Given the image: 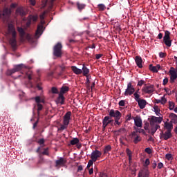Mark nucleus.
I'll list each match as a JSON object with an SVG mask.
<instances>
[{"label":"nucleus","instance_id":"22","mask_svg":"<svg viewBox=\"0 0 177 177\" xmlns=\"http://www.w3.org/2000/svg\"><path fill=\"white\" fill-rule=\"evenodd\" d=\"M66 100V97H64V95L62 94H59L58 97L56 100V103L57 104H61L63 105L64 104V101Z\"/></svg>","mask_w":177,"mask_h":177},{"label":"nucleus","instance_id":"44","mask_svg":"<svg viewBox=\"0 0 177 177\" xmlns=\"http://www.w3.org/2000/svg\"><path fill=\"white\" fill-rule=\"evenodd\" d=\"M24 65L23 64H19L15 66V70L17 71H20L23 70Z\"/></svg>","mask_w":177,"mask_h":177},{"label":"nucleus","instance_id":"31","mask_svg":"<svg viewBox=\"0 0 177 177\" xmlns=\"http://www.w3.org/2000/svg\"><path fill=\"white\" fill-rule=\"evenodd\" d=\"M82 71V74H83L84 77H87L88 75H89V69H88V68L85 66V64H83Z\"/></svg>","mask_w":177,"mask_h":177},{"label":"nucleus","instance_id":"39","mask_svg":"<svg viewBox=\"0 0 177 177\" xmlns=\"http://www.w3.org/2000/svg\"><path fill=\"white\" fill-rule=\"evenodd\" d=\"M15 73H17L16 68H14L11 70H8L7 72L8 75H12V74H15Z\"/></svg>","mask_w":177,"mask_h":177},{"label":"nucleus","instance_id":"32","mask_svg":"<svg viewBox=\"0 0 177 177\" xmlns=\"http://www.w3.org/2000/svg\"><path fill=\"white\" fill-rule=\"evenodd\" d=\"M17 31L19 33L21 38H24V35H26V32L24 31V29H23V28L18 27Z\"/></svg>","mask_w":177,"mask_h":177},{"label":"nucleus","instance_id":"23","mask_svg":"<svg viewBox=\"0 0 177 177\" xmlns=\"http://www.w3.org/2000/svg\"><path fill=\"white\" fill-rule=\"evenodd\" d=\"M144 173L143 171H140L138 173V177H149V175L150 174V172L149 171V169L147 168H144Z\"/></svg>","mask_w":177,"mask_h":177},{"label":"nucleus","instance_id":"4","mask_svg":"<svg viewBox=\"0 0 177 177\" xmlns=\"http://www.w3.org/2000/svg\"><path fill=\"white\" fill-rule=\"evenodd\" d=\"M62 48H63V46H62V44L57 43L53 47V56H55V57H58V58L62 57V56H63V52L62 51Z\"/></svg>","mask_w":177,"mask_h":177},{"label":"nucleus","instance_id":"41","mask_svg":"<svg viewBox=\"0 0 177 177\" xmlns=\"http://www.w3.org/2000/svg\"><path fill=\"white\" fill-rule=\"evenodd\" d=\"M37 115L39 116V111H41L42 109H44V106H42V104H37Z\"/></svg>","mask_w":177,"mask_h":177},{"label":"nucleus","instance_id":"62","mask_svg":"<svg viewBox=\"0 0 177 177\" xmlns=\"http://www.w3.org/2000/svg\"><path fill=\"white\" fill-rule=\"evenodd\" d=\"M165 157L167 160H171L172 158V154L167 153Z\"/></svg>","mask_w":177,"mask_h":177},{"label":"nucleus","instance_id":"17","mask_svg":"<svg viewBox=\"0 0 177 177\" xmlns=\"http://www.w3.org/2000/svg\"><path fill=\"white\" fill-rule=\"evenodd\" d=\"M160 139L162 138L165 140H168V139H171L172 138V133L170 131H166L165 133L162 131L160 133Z\"/></svg>","mask_w":177,"mask_h":177},{"label":"nucleus","instance_id":"26","mask_svg":"<svg viewBox=\"0 0 177 177\" xmlns=\"http://www.w3.org/2000/svg\"><path fill=\"white\" fill-rule=\"evenodd\" d=\"M71 70L72 71H73V73L75 74H76L77 75H80V74H82V70L78 68L77 66H71Z\"/></svg>","mask_w":177,"mask_h":177},{"label":"nucleus","instance_id":"6","mask_svg":"<svg viewBox=\"0 0 177 177\" xmlns=\"http://www.w3.org/2000/svg\"><path fill=\"white\" fill-rule=\"evenodd\" d=\"M163 42L166 46L171 48L172 45V40L171 39V32L168 30L165 31V35L163 37Z\"/></svg>","mask_w":177,"mask_h":177},{"label":"nucleus","instance_id":"43","mask_svg":"<svg viewBox=\"0 0 177 177\" xmlns=\"http://www.w3.org/2000/svg\"><path fill=\"white\" fill-rule=\"evenodd\" d=\"M133 132H136V133H142V135H146V131H145L144 129H137L136 130V131H133Z\"/></svg>","mask_w":177,"mask_h":177},{"label":"nucleus","instance_id":"25","mask_svg":"<svg viewBox=\"0 0 177 177\" xmlns=\"http://www.w3.org/2000/svg\"><path fill=\"white\" fill-rule=\"evenodd\" d=\"M15 13L17 16H21L22 17L23 16H26V11H24L23 8H17Z\"/></svg>","mask_w":177,"mask_h":177},{"label":"nucleus","instance_id":"51","mask_svg":"<svg viewBox=\"0 0 177 177\" xmlns=\"http://www.w3.org/2000/svg\"><path fill=\"white\" fill-rule=\"evenodd\" d=\"M98 8L99 10H104V9H106V6H104V4H99Z\"/></svg>","mask_w":177,"mask_h":177},{"label":"nucleus","instance_id":"57","mask_svg":"<svg viewBox=\"0 0 177 177\" xmlns=\"http://www.w3.org/2000/svg\"><path fill=\"white\" fill-rule=\"evenodd\" d=\"M86 85H87V86H89V84H91V81L89 80V75L86 76Z\"/></svg>","mask_w":177,"mask_h":177},{"label":"nucleus","instance_id":"21","mask_svg":"<svg viewBox=\"0 0 177 177\" xmlns=\"http://www.w3.org/2000/svg\"><path fill=\"white\" fill-rule=\"evenodd\" d=\"M135 62L136 63L137 66H138V68H143V65L142 64V63H143V59H142V57L136 56Z\"/></svg>","mask_w":177,"mask_h":177},{"label":"nucleus","instance_id":"34","mask_svg":"<svg viewBox=\"0 0 177 177\" xmlns=\"http://www.w3.org/2000/svg\"><path fill=\"white\" fill-rule=\"evenodd\" d=\"M59 68H61V71L58 73V76L62 77V75H63V73L66 71V66L59 65Z\"/></svg>","mask_w":177,"mask_h":177},{"label":"nucleus","instance_id":"19","mask_svg":"<svg viewBox=\"0 0 177 177\" xmlns=\"http://www.w3.org/2000/svg\"><path fill=\"white\" fill-rule=\"evenodd\" d=\"M66 162H67V160L64 159V158H59V160L55 161V166L64 167V165H66Z\"/></svg>","mask_w":177,"mask_h":177},{"label":"nucleus","instance_id":"11","mask_svg":"<svg viewBox=\"0 0 177 177\" xmlns=\"http://www.w3.org/2000/svg\"><path fill=\"white\" fill-rule=\"evenodd\" d=\"M100 157H102V152L99 150L95 149L91 153V158L93 160V162H96Z\"/></svg>","mask_w":177,"mask_h":177},{"label":"nucleus","instance_id":"60","mask_svg":"<svg viewBox=\"0 0 177 177\" xmlns=\"http://www.w3.org/2000/svg\"><path fill=\"white\" fill-rule=\"evenodd\" d=\"M168 84V77H165L164 80H163V83H162V85L165 86Z\"/></svg>","mask_w":177,"mask_h":177},{"label":"nucleus","instance_id":"38","mask_svg":"<svg viewBox=\"0 0 177 177\" xmlns=\"http://www.w3.org/2000/svg\"><path fill=\"white\" fill-rule=\"evenodd\" d=\"M169 110H174L175 109V102L169 101Z\"/></svg>","mask_w":177,"mask_h":177},{"label":"nucleus","instance_id":"24","mask_svg":"<svg viewBox=\"0 0 177 177\" xmlns=\"http://www.w3.org/2000/svg\"><path fill=\"white\" fill-rule=\"evenodd\" d=\"M161 68V65L157 64L156 66H153V64L149 65V70L152 73H158V70Z\"/></svg>","mask_w":177,"mask_h":177},{"label":"nucleus","instance_id":"56","mask_svg":"<svg viewBox=\"0 0 177 177\" xmlns=\"http://www.w3.org/2000/svg\"><path fill=\"white\" fill-rule=\"evenodd\" d=\"M167 56V54L165 53L160 52L159 53V57H161V59Z\"/></svg>","mask_w":177,"mask_h":177},{"label":"nucleus","instance_id":"42","mask_svg":"<svg viewBox=\"0 0 177 177\" xmlns=\"http://www.w3.org/2000/svg\"><path fill=\"white\" fill-rule=\"evenodd\" d=\"M43 156H49V148H44V151L41 152Z\"/></svg>","mask_w":177,"mask_h":177},{"label":"nucleus","instance_id":"1","mask_svg":"<svg viewBox=\"0 0 177 177\" xmlns=\"http://www.w3.org/2000/svg\"><path fill=\"white\" fill-rule=\"evenodd\" d=\"M8 34H11L12 37L10 39V45H11V48L12 50H16L17 49V40L16 39V37L17 35V32H16V29L15 28V26L12 24H9L8 26Z\"/></svg>","mask_w":177,"mask_h":177},{"label":"nucleus","instance_id":"10","mask_svg":"<svg viewBox=\"0 0 177 177\" xmlns=\"http://www.w3.org/2000/svg\"><path fill=\"white\" fill-rule=\"evenodd\" d=\"M44 24H45V21H41V24L37 26V29L35 32V38H39L41 35H42V32H44Z\"/></svg>","mask_w":177,"mask_h":177},{"label":"nucleus","instance_id":"50","mask_svg":"<svg viewBox=\"0 0 177 177\" xmlns=\"http://www.w3.org/2000/svg\"><path fill=\"white\" fill-rule=\"evenodd\" d=\"M149 127H150V123L146 122L144 125V129H145V131H149Z\"/></svg>","mask_w":177,"mask_h":177},{"label":"nucleus","instance_id":"47","mask_svg":"<svg viewBox=\"0 0 177 177\" xmlns=\"http://www.w3.org/2000/svg\"><path fill=\"white\" fill-rule=\"evenodd\" d=\"M121 119V118H118L116 119H115V123L114 125H121V122H120V120Z\"/></svg>","mask_w":177,"mask_h":177},{"label":"nucleus","instance_id":"33","mask_svg":"<svg viewBox=\"0 0 177 177\" xmlns=\"http://www.w3.org/2000/svg\"><path fill=\"white\" fill-rule=\"evenodd\" d=\"M78 143H80V139H78V138H74L70 141V144L72 146H75V145H78Z\"/></svg>","mask_w":177,"mask_h":177},{"label":"nucleus","instance_id":"2","mask_svg":"<svg viewBox=\"0 0 177 177\" xmlns=\"http://www.w3.org/2000/svg\"><path fill=\"white\" fill-rule=\"evenodd\" d=\"M71 120V111H68L64 115L63 124H61L60 127L58 128V131H64V129H67V127H68V124H70V120Z\"/></svg>","mask_w":177,"mask_h":177},{"label":"nucleus","instance_id":"18","mask_svg":"<svg viewBox=\"0 0 177 177\" xmlns=\"http://www.w3.org/2000/svg\"><path fill=\"white\" fill-rule=\"evenodd\" d=\"M37 19H38V17L37 16L30 15L28 17V21L26 22V26L30 27L31 26V24L32 23V21L34 23H35V21H37Z\"/></svg>","mask_w":177,"mask_h":177},{"label":"nucleus","instance_id":"28","mask_svg":"<svg viewBox=\"0 0 177 177\" xmlns=\"http://www.w3.org/2000/svg\"><path fill=\"white\" fill-rule=\"evenodd\" d=\"M169 118L171 119V121L170 122H171V124H177V115L174 113H171L169 114Z\"/></svg>","mask_w":177,"mask_h":177},{"label":"nucleus","instance_id":"37","mask_svg":"<svg viewBox=\"0 0 177 177\" xmlns=\"http://www.w3.org/2000/svg\"><path fill=\"white\" fill-rule=\"evenodd\" d=\"M77 9L79 10H82V9H85L86 5L84 3H80V2L77 3Z\"/></svg>","mask_w":177,"mask_h":177},{"label":"nucleus","instance_id":"63","mask_svg":"<svg viewBox=\"0 0 177 177\" xmlns=\"http://www.w3.org/2000/svg\"><path fill=\"white\" fill-rule=\"evenodd\" d=\"M103 56V54H97L95 55V59H97V60H99V59H100V57H102Z\"/></svg>","mask_w":177,"mask_h":177},{"label":"nucleus","instance_id":"20","mask_svg":"<svg viewBox=\"0 0 177 177\" xmlns=\"http://www.w3.org/2000/svg\"><path fill=\"white\" fill-rule=\"evenodd\" d=\"M133 118L134 120V124L136 127H138V128H142V125L143 124V122H142V118L139 116Z\"/></svg>","mask_w":177,"mask_h":177},{"label":"nucleus","instance_id":"30","mask_svg":"<svg viewBox=\"0 0 177 177\" xmlns=\"http://www.w3.org/2000/svg\"><path fill=\"white\" fill-rule=\"evenodd\" d=\"M35 100L37 104H41V103H43V104H45V100L39 96L35 97Z\"/></svg>","mask_w":177,"mask_h":177},{"label":"nucleus","instance_id":"40","mask_svg":"<svg viewBox=\"0 0 177 177\" xmlns=\"http://www.w3.org/2000/svg\"><path fill=\"white\" fill-rule=\"evenodd\" d=\"M37 143H38V145H40V146H41V147H44V146H45V139H44V138L39 139L37 141Z\"/></svg>","mask_w":177,"mask_h":177},{"label":"nucleus","instance_id":"54","mask_svg":"<svg viewBox=\"0 0 177 177\" xmlns=\"http://www.w3.org/2000/svg\"><path fill=\"white\" fill-rule=\"evenodd\" d=\"M145 153H147V154H151L152 151H151V149H150L149 147H147L145 149Z\"/></svg>","mask_w":177,"mask_h":177},{"label":"nucleus","instance_id":"46","mask_svg":"<svg viewBox=\"0 0 177 177\" xmlns=\"http://www.w3.org/2000/svg\"><path fill=\"white\" fill-rule=\"evenodd\" d=\"M143 165L144 168H147V167L150 165V160L149 158H147Z\"/></svg>","mask_w":177,"mask_h":177},{"label":"nucleus","instance_id":"55","mask_svg":"<svg viewBox=\"0 0 177 177\" xmlns=\"http://www.w3.org/2000/svg\"><path fill=\"white\" fill-rule=\"evenodd\" d=\"M126 153L128 157H131V156H132V151H131L130 149L128 148L126 149Z\"/></svg>","mask_w":177,"mask_h":177},{"label":"nucleus","instance_id":"15","mask_svg":"<svg viewBox=\"0 0 177 177\" xmlns=\"http://www.w3.org/2000/svg\"><path fill=\"white\" fill-rule=\"evenodd\" d=\"M130 136L131 139H133V142L135 145H138L139 142H142V137H140V135L136 133V132L133 131Z\"/></svg>","mask_w":177,"mask_h":177},{"label":"nucleus","instance_id":"35","mask_svg":"<svg viewBox=\"0 0 177 177\" xmlns=\"http://www.w3.org/2000/svg\"><path fill=\"white\" fill-rule=\"evenodd\" d=\"M38 164H45V159L44 158V156H42V154L39 155V160Z\"/></svg>","mask_w":177,"mask_h":177},{"label":"nucleus","instance_id":"3","mask_svg":"<svg viewBox=\"0 0 177 177\" xmlns=\"http://www.w3.org/2000/svg\"><path fill=\"white\" fill-rule=\"evenodd\" d=\"M12 16V10L8 7L4 8L0 10V19H2L3 21H7L8 19H10Z\"/></svg>","mask_w":177,"mask_h":177},{"label":"nucleus","instance_id":"52","mask_svg":"<svg viewBox=\"0 0 177 177\" xmlns=\"http://www.w3.org/2000/svg\"><path fill=\"white\" fill-rule=\"evenodd\" d=\"M93 165V160L91 159L88 161V165H87V168H91Z\"/></svg>","mask_w":177,"mask_h":177},{"label":"nucleus","instance_id":"8","mask_svg":"<svg viewBox=\"0 0 177 177\" xmlns=\"http://www.w3.org/2000/svg\"><path fill=\"white\" fill-rule=\"evenodd\" d=\"M142 91L144 93H147L148 95H151L154 92V85L145 84Z\"/></svg>","mask_w":177,"mask_h":177},{"label":"nucleus","instance_id":"29","mask_svg":"<svg viewBox=\"0 0 177 177\" xmlns=\"http://www.w3.org/2000/svg\"><path fill=\"white\" fill-rule=\"evenodd\" d=\"M70 91V88L67 86H64L61 88L59 95H64V93H67Z\"/></svg>","mask_w":177,"mask_h":177},{"label":"nucleus","instance_id":"13","mask_svg":"<svg viewBox=\"0 0 177 177\" xmlns=\"http://www.w3.org/2000/svg\"><path fill=\"white\" fill-rule=\"evenodd\" d=\"M113 122H114V120H112L111 118L109 116H105L102 120V128H104V129H106L107 125H109V124L113 125Z\"/></svg>","mask_w":177,"mask_h":177},{"label":"nucleus","instance_id":"14","mask_svg":"<svg viewBox=\"0 0 177 177\" xmlns=\"http://www.w3.org/2000/svg\"><path fill=\"white\" fill-rule=\"evenodd\" d=\"M162 120H163L162 117L151 116L149 124L160 125V124L162 122Z\"/></svg>","mask_w":177,"mask_h":177},{"label":"nucleus","instance_id":"12","mask_svg":"<svg viewBox=\"0 0 177 177\" xmlns=\"http://www.w3.org/2000/svg\"><path fill=\"white\" fill-rule=\"evenodd\" d=\"M135 93V87L132 86V83L129 82L127 84V88L126 89L124 92V96H128V95H133Z\"/></svg>","mask_w":177,"mask_h":177},{"label":"nucleus","instance_id":"48","mask_svg":"<svg viewBox=\"0 0 177 177\" xmlns=\"http://www.w3.org/2000/svg\"><path fill=\"white\" fill-rule=\"evenodd\" d=\"M52 93L57 94L59 93V90L56 87H52L51 88Z\"/></svg>","mask_w":177,"mask_h":177},{"label":"nucleus","instance_id":"64","mask_svg":"<svg viewBox=\"0 0 177 177\" xmlns=\"http://www.w3.org/2000/svg\"><path fill=\"white\" fill-rule=\"evenodd\" d=\"M162 167H164V164H162V162H159L158 165V168L159 169H161V168H162Z\"/></svg>","mask_w":177,"mask_h":177},{"label":"nucleus","instance_id":"59","mask_svg":"<svg viewBox=\"0 0 177 177\" xmlns=\"http://www.w3.org/2000/svg\"><path fill=\"white\" fill-rule=\"evenodd\" d=\"M119 106H121L122 107H124V106H125V101L124 100H120L119 102Z\"/></svg>","mask_w":177,"mask_h":177},{"label":"nucleus","instance_id":"7","mask_svg":"<svg viewBox=\"0 0 177 177\" xmlns=\"http://www.w3.org/2000/svg\"><path fill=\"white\" fill-rule=\"evenodd\" d=\"M170 74V83L174 84L175 80L177 79V65L176 68L174 67H171L169 71Z\"/></svg>","mask_w":177,"mask_h":177},{"label":"nucleus","instance_id":"9","mask_svg":"<svg viewBox=\"0 0 177 177\" xmlns=\"http://www.w3.org/2000/svg\"><path fill=\"white\" fill-rule=\"evenodd\" d=\"M122 115L121 112L118 110L111 109L109 111V117L110 118H115V120L117 118H121Z\"/></svg>","mask_w":177,"mask_h":177},{"label":"nucleus","instance_id":"53","mask_svg":"<svg viewBox=\"0 0 177 177\" xmlns=\"http://www.w3.org/2000/svg\"><path fill=\"white\" fill-rule=\"evenodd\" d=\"M118 132H119L120 133H125V132H127V130L125 129V128H120L119 130H118Z\"/></svg>","mask_w":177,"mask_h":177},{"label":"nucleus","instance_id":"58","mask_svg":"<svg viewBox=\"0 0 177 177\" xmlns=\"http://www.w3.org/2000/svg\"><path fill=\"white\" fill-rule=\"evenodd\" d=\"M26 39H28V41H31V39H32V37H31V35H30V34H26Z\"/></svg>","mask_w":177,"mask_h":177},{"label":"nucleus","instance_id":"45","mask_svg":"<svg viewBox=\"0 0 177 177\" xmlns=\"http://www.w3.org/2000/svg\"><path fill=\"white\" fill-rule=\"evenodd\" d=\"M153 110L155 111V113L156 114V115H160V114H161L160 113V109H158V106H155L153 107Z\"/></svg>","mask_w":177,"mask_h":177},{"label":"nucleus","instance_id":"16","mask_svg":"<svg viewBox=\"0 0 177 177\" xmlns=\"http://www.w3.org/2000/svg\"><path fill=\"white\" fill-rule=\"evenodd\" d=\"M150 125V129H151V132L150 130H149V133H151V135H152V136H154V133H156V132H157V129H159V128H160V124H154L153 123H149Z\"/></svg>","mask_w":177,"mask_h":177},{"label":"nucleus","instance_id":"61","mask_svg":"<svg viewBox=\"0 0 177 177\" xmlns=\"http://www.w3.org/2000/svg\"><path fill=\"white\" fill-rule=\"evenodd\" d=\"M145 84V81L144 80H140L138 82V86H142V85H143Z\"/></svg>","mask_w":177,"mask_h":177},{"label":"nucleus","instance_id":"36","mask_svg":"<svg viewBox=\"0 0 177 177\" xmlns=\"http://www.w3.org/2000/svg\"><path fill=\"white\" fill-rule=\"evenodd\" d=\"M109 151H111V146L107 145L104 148V154H107Z\"/></svg>","mask_w":177,"mask_h":177},{"label":"nucleus","instance_id":"49","mask_svg":"<svg viewBox=\"0 0 177 177\" xmlns=\"http://www.w3.org/2000/svg\"><path fill=\"white\" fill-rule=\"evenodd\" d=\"M160 101L161 104H165V103H167V98H165V95L161 97Z\"/></svg>","mask_w":177,"mask_h":177},{"label":"nucleus","instance_id":"5","mask_svg":"<svg viewBox=\"0 0 177 177\" xmlns=\"http://www.w3.org/2000/svg\"><path fill=\"white\" fill-rule=\"evenodd\" d=\"M134 99L136 102L138 103V106L141 110H143L145 107H146V104H147V102L145 100H140V95L137 93H133Z\"/></svg>","mask_w":177,"mask_h":177},{"label":"nucleus","instance_id":"27","mask_svg":"<svg viewBox=\"0 0 177 177\" xmlns=\"http://www.w3.org/2000/svg\"><path fill=\"white\" fill-rule=\"evenodd\" d=\"M165 128L167 129V131H169L170 132H172V129H174V124H172V122H165Z\"/></svg>","mask_w":177,"mask_h":177}]
</instances>
